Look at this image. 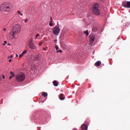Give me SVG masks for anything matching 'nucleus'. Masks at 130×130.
<instances>
[{
	"mask_svg": "<svg viewBox=\"0 0 130 130\" xmlns=\"http://www.w3.org/2000/svg\"><path fill=\"white\" fill-rule=\"evenodd\" d=\"M122 5L124 8H127L130 9V2L129 1H124L122 3Z\"/></svg>",
	"mask_w": 130,
	"mask_h": 130,
	"instance_id": "obj_7",
	"label": "nucleus"
},
{
	"mask_svg": "<svg viewBox=\"0 0 130 130\" xmlns=\"http://www.w3.org/2000/svg\"><path fill=\"white\" fill-rule=\"evenodd\" d=\"M43 42H41L39 43V46H41V45H42V44H43Z\"/></svg>",
	"mask_w": 130,
	"mask_h": 130,
	"instance_id": "obj_22",
	"label": "nucleus"
},
{
	"mask_svg": "<svg viewBox=\"0 0 130 130\" xmlns=\"http://www.w3.org/2000/svg\"><path fill=\"white\" fill-rule=\"evenodd\" d=\"M27 21H28V19H27V18L25 19L24 20L25 23H27Z\"/></svg>",
	"mask_w": 130,
	"mask_h": 130,
	"instance_id": "obj_27",
	"label": "nucleus"
},
{
	"mask_svg": "<svg viewBox=\"0 0 130 130\" xmlns=\"http://www.w3.org/2000/svg\"><path fill=\"white\" fill-rule=\"evenodd\" d=\"M5 75H3V78L5 79Z\"/></svg>",
	"mask_w": 130,
	"mask_h": 130,
	"instance_id": "obj_35",
	"label": "nucleus"
},
{
	"mask_svg": "<svg viewBox=\"0 0 130 130\" xmlns=\"http://www.w3.org/2000/svg\"><path fill=\"white\" fill-rule=\"evenodd\" d=\"M55 49L57 51V50H58V46L56 45V46H55Z\"/></svg>",
	"mask_w": 130,
	"mask_h": 130,
	"instance_id": "obj_23",
	"label": "nucleus"
},
{
	"mask_svg": "<svg viewBox=\"0 0 130 130\" xmlns=\"http://www.w3.org/2000/svg\"><path fill=\"white\" fill-rule=\"evenodd\" d=\"M53 84L54 86H55V87H57L58 86V83H57V81H56V80H54L53 82Z\"/></svg>",
	"mask_w": 130,
	"mask_h": 130,
	"instance_id": "obj_13",
	"label": "nucleus"
},
{
	"mask_svg": "<svg viewBox=\"0 0 130 130\" xmlns=\"http://www.w3.org/2000/svg\"><path fill=\"white\" fill-rule=\"evenodd\" d=\"M59 32H60V28L58 25L53 27V33L54 34V35H58L59 34Z\"/></svg>",
	"mask_w": 130,
	"mask_h": 130,
	"instance_id": "obj_5",
	"label": "nucleus"
},
{
	"mask_svg": "<svg viewBox=\"0 0 130 130\" xmlns=\"http://www.w3.org/2000/svg\"><path fill=\"white\" fill-rule=\"evenodd\" d=\"M14 6L13 4L8 3H4L1 4L0 10L2 12H10L11 10H13Z\"/></svg>",
	"mask_w": 130,
	"mask_h": 130,
	"instance_id": "obj_2",
	"label": "nucleus"
},
{
	"mask_svg": "<svg viewBox=\"0 0 130 130\" xmlns=\"http://www.w3.org/2000/svg\"><path fill=\"white\" fill-rule=\"evenodd\" d=\"M84 34L86 35V36H89V31H88V30L84 31Z\"/></svg>",
	"mask_w": 130,
	"mask_h": 130,
	"instance_id": "obj_16",
	"label": "nucleus"
},
{
	"mask_svg": "<svg viewBox=\"0 0 130 130\" xmlns=\"http://www.w3.org/2000/svg\"><path fill=\"white\" fill-rule=\"evenodd\" d=\"M10 74H11V75L12 76H11L10 77V80H11L13 77H15V74L13 73V72L11 71V72H10Z\"/></svg>",
	"mask_w": 130,
	"mask_h": 130,
	"instance_id": "obj_14",
	"label": "nucleus"
},
{
	"mask_svg": "<svg viewBox=\"0 0 130 130\" xmlns=\"http://www.w3.org/2000/svg\"><path fill=\"white\" fill-rule=\"evenodd\" d=\"M95 67H100V66H101V61H98L97 62H95L94 64Z\"/></svg>",
	"mask_w": 130,
	"mask_h": 130,
	"instance_id": "obj_12",
	"label": "nucleus"
},
{
	"mask_svg": "<svg viewBox=\"0 0 130 130\" xmlns=\"http://www.w3.org/2000/svg\"><path fill=\"white\" fill-rule=\"evenodd\" d=\"M19 56V55H18V54H16V57H18Z\"/></svg>",
	"mask_w": 130,
	"mask_h": 130,
	"instance_id": "obj_32",
	"label": "nucleus"
},
{
	"mask_svg": "<svg viewBox=\"0 0 130 130\" xmlns=\"http://www.w3.org/2000/svg\"><path fill=\"white\" fill-rule=\"evenodd\" d=\"M54 42L55 43H56V42H57V40L56 39L54 40Z\"/></svg>",
	"mask_w": 130,
	"mask_h": 130,
	"instance_id": "obj_29",
	"label": "nucleus"
},
{
	"mask_svg": "<svg viewBox=\"0 0 130 130\" xmlns=\"http://www.w3.org/2000/svg\"><path fill=\"white\" fill-rule=\"evenodd\" d=\"M17 13L18 14V15H20L21 16H23V13H21V11H18Z\"/></svg>",
	"mask_w": 130,
	"mask_h": 130,
	"instance_id": "obj_19",
	"label": "nucleus"
},
{
	"mask_svg": "<svg viewBox=\"0 0 130 130\" xmlns=\"http://www.w3.org/2000/svg\"><path fill=\"white\" fill-rule=\"evenodd\" d=\"M49 26H53V23H52V21H51L49 23Z\"/></svg>",
	"mask_w": 130,
	"mask_h": 130,
	"instance_id": "obj_20",
	"label": "nucleus"
},
{
	"mask_svg": "<svg viewBox=\"0 0 130 130\" xmlns=\"http://www.w3.org/2000/svg\"><path fill=\"white\" fill-rule=\"evenodd\" d=\"M42 96H43V97H47V92H43V93H42Z\"/></svg>",
	"mask_w": 130,
	"mask_h": 130,
	"instance_id": "obj_17",
	"label": "nucleus"
},
{
	"mask_svg": "<svg viewBox=\"0 0 130 130\" xmlns=\"http://www.w3.org/2000/svg\"><path fill=\"white\" fill-rule=\"evenodd\" d=\"M50 20H51V21H52V17H50Z\"/></svg>",
	"mask_w": 130,
	"mask_h": 130,
	"instance_id": "obj_34",
	"label": "nucleus"
},
{
	"mask_svg": "<svg viewBox=\"0 0 130 130\" xmlns=\"http://www.w3.org/2000/svg\"><path fill=\"white\" fill-rule=\"evenodd\" d=\"M59 98L60 99V100H64V96H63V94L62 93H60V95H59Z\"/></svg>",
	"mask_w": 130,
	"mask_h": 130,
	"instance_id": "obj_11",
	"label": "nucleus"
},
{
	"mask_svg": "<svg viewBox=\"0 0 130 130\" xmlns=\"http://www.w3.org/2000/svg\"><path fill=\"white\" fill-rule=\"evenodd\" d=\"M40 59V54L37 53L36 56H35L34 60H39Z\"/></svg>",
	"mask_w": 130,
	"mask_h": 130,
	"instance_id": "obj_9",
	"label": "nucleus"
},
{
	"mask_svg": "<svg viewBox=\"0 0 130 130\" xmlns=\"http://www.w3.org/2000/svg\"><path fill=\"white\" fill-rule=\"evenodd\" d=\"M57 52H59L60 53H61V52H62V50H58L57 51H56Z\"/></svg>",
	"mask_w": 130,
	"mask_h": 130,
	"instance_id": "obj_24",
	"label": "nucleus"
},
{
	"mask_svg": "<svg viewBox=\"0 0 130 130\" xmlns=\"http://www.w3.org/2000/svg\"><path fill=\"white\" fill-rule=\"evenodd\" d=\"M27 51H28L25 50V51H23V52L21 53V54L24 56V55H25V54H26V53H27Z\"/></svg>",
	"mask_w": 130,
	"mask_h": 130,
	"instance_id": "obj_18",
	"label": "nucleus"
},
{
	"mask_svg": "<svg viewBox=\"0 0 130 130\" xmlns=\"http://www.w3.org/2000/svg\"><path fill=\"white\" fill-rule=\"evenodd\" d=\"M21 32V25L15 24L12 27V32L9 34L10 40H13Z\"/></svg>",
	"mask_w": 130,
	"mask_h": 130,
	"instance_id": "obj_1",
	"label": "nucleus"
},
{
	"mask_svg": "<svg viewBox=\"0 0 130 130\" xmlns=\"http://www.w3.org/2000/svg\"><path fill=\"white\" fill-rule=\"evenodd\" d=\"M25 78V74L23 73H18L15 76V79L17 82H23Z\"/></svg>",
	"mask_w": 130,
	"mask_h": 130,
	"instance_id": "obj_4",
	"label": "nucleus"
},
{
	"mask_svg": "<svg viewBox=\"0 0 130 130\" xmlns=\"http://www.w3.org/2000/svg\"><path fill=\"white\" fill-rule=\"evenodd\" d=\"M92 12L93 14L96 16L100 15V7H99V4L95 3L93 5Z\"/></svg>",
	"mask_w": 130,
	"mask_h": 130,
	"instance_id": "obj_3",
	"label": "nucleus"
},
{
	"mask_svg": "<svg viewBox=\"0 0 130 130\" xmlns=\"http://www.w3.org/2000/svg\"><path fill=\"white\" fill-rule=\"evenodd\" d=\"M22 56H24L22 54L19 55V58H21Z\"/></svg>",
	"mask_w": 130,
	"mask_h": 130,
	"instance_id": "obj_26",
	"label": "nucleus"
},
{
	"mask_svg": "<svg viewBox=\"0 0 130 130\" xmlns=\"http://www.w3.org/2000/svg\"><path fill=\"white\" fill-rule=\"evenodd\" d=\"M3 45H6V44H3Z\"/></svg>",
	"mask_w": 130,
	"mask_h": 130,
	"instance_id": "obj_36",
	"label": "nucleus"
},
{
	"mask_svg": "<svg viewBox=\"0 0 130 130\" xmlns=\"http://www.w3.org/2000/svg\"><path fill=\"white\" fill-rule=\"evenodd\" d=\"M40 36V34H37L36 36V38H37V39H38V37H39Z\"/></svg>",
	"mask_w": 130,
	"mask_h": 130,
	"instance_id": "obj_21",
	"label": "nucleus"
},
{
	"mask_svg": "<svg viewBox=\"0 0 130 130\" xmlns=\"http://www.w3.org/2000/svg\"><path fill=\"white\" fill-rule=\"evenodd\" d=\"M9 62H12V59H10L9 60Z\"/></svg>",
	"mask_w": 130,
	"mask_h": 130,
	"instance_id": "obj_28",
	"label": "nucleus"
},
{
	"mask_svg": "<svg viewBox=\"0 0 130 130\" xmlns=\"http://www.w3.org/2000/svg\"><path fill=\"white\" fill-rule=\"evenodd\" d=\"M28 47L30 49L35 50L37 49V47L35 45V44L33 42V40H31V41L28 43Z\"/></svg>",
	"mask_w": 130,
	"mask_h": 130,
	"instance_id": "obj_6",
	"label": "nucleus"
},
{
	"mask_svg": "<svg viewBox=\"0 0 130 130\" xmlns=\"http://www.w3.org/2000/svg\"><path fill=\"white\" fill-rule=\"evenodd\" d=\"M100 1H101L102 2H103V0H100Z\"/></svg>",
	"mask_w": 130,
	"mask_h": 130,
	"instance_id": "obj_37",
	"label": "nucleus"
},
{
	"mask_svg": "<svg viewBox=\"0 0 130 130\" xmlns=\"http://www.w3.org/2000/svg\"><path fill=\"white\" fill-rule=\"evenodd\" d=\"M97 30H98L97 27L94 26V27H93L92 28V32H97Z\"/></svg>",
	"mask_w": 130,
	"mask_h": 130,
	"instance_id": "obj_15",
	"label": "nucleus"
},
{
	"mask_svg": "<svg viewBox=\"0 0 130 130\" xmlns=\"http://www.w3.org/2000/svg\"><path fill=\"white\" fill-rule=\"evenodd\" d=\"M81 129H82V130H87V129H88V126H87V125H86L85 124H83L81 125Z\"/></svg>",
	"mask_w": 130,
	"mask_h": 130,
	"instance_id": "obj_10",
	"label": "nucleus"
},
{
	"mask_svg": "<svg viewBox=\"0 0 130 130\" xmlns=\"http://www.w3.org/2000/svg\"><path fill=\"white\" fill-rule=\"evenodd\" d=\"M4 43H5L6 44H7V41H4Z\"/></svg>",
	"mask_w": 130,
	"mask_h": 130,
	"instance_id": "obj_33",
	"label": "nucleus"
},
{
	"mask_svg": "<svg viewBox=\"0 0 130 130\" xmlns=\"http://www.w3.org/2000/svg\"><path fill=\"white\" fill-rule=\"evenodd\" d=\"M95 40V36L94 35H90L89 36V42L93 43Z\"/></svg>",
	"mask_w": 130,
	"mask_h": 130,
	"instance_id": "obj_8",
	"label": "nucleus"
},
{
	"mask_svg": "<svg viewBox=\"0 0 130 130\" xmlns=\"http://www.w3.org/2000/svg\"><path fill=\"white\" fill-rule=\"evenodd\" d=\"M13 56H13V55H10V56H9L8 57V59H9L10 58H12Z\"/></svg>",
	"mask_w": 130,
	"mask_h": 130,
	"instance_id": "obj_25",
	"label": "nucleus"
},
{
	"mask_svg": "<svg viewBox=\"0 0 130 130\" xmlns=\"http://www.w3.org/2000/svg\"><path fill=\"white\" fill-rule=\"evenodd\" d=\"M3 30H4V31H7V28H3Z\"/></svg>",
	"mask_w": 130,
	"mask_h": 130,
	"instance_id": "obj_30",
	"label": "nucleus"
},
{
	"mask_svg": "<svg viewBox=\"0 0 130 130\" xmlns=\"http://www.w3.org/2000/svg\"><path fill=\"white\" fill-rule=\"evenodd\" d=\"M44 50H45V51H46V50H47V49H46L45 48H43V49Z\"/></svg>",
	"mask_w": 130,
	"mask_h": 130,
	"instance_id": "obj_31",
	"label": "nucleus"
}]
</instances>
